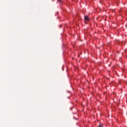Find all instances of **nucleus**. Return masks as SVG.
Masks as SVG:
<instances>
[{"label":"nucleus","instance_id":"nucleus-3","mask_svg":"<svg viewBox=\"0 0 127 127\" xmlns=\"http://www.w3.org/2000/svg\"><path fill=\"white\" fill-rule=\"evenodd\" d=\"M99 127H103V125L102 124L99 125Z\"/></svg>","mask_w":127,"mask_h":127},{"label":"nucleus","instance_id":"nucleus-1","mask_svg":"<svg viewBox=\"0 0 127 127\" xmlns=\"http://www.w3.org/2000/svg\"><path fill=\"white\" fill-rule=\"evenodd\" d=\"M84 19L85 21H89V20H90V18H89V17H88V16H85Z\"/></svg>","mask_w":127,"mask_h":127},{"label":"nucleus","instance_id":"nucleus-2","mask_svg":"<svg viewBox=\"0 0 127 127\" xmlns=\"http://www.w3.org/2000/svg\"><path fill=\"white\" fill-rule=\"evenodd\" d=\"M58 1H59V2H62V0H58Z\"/></svg>","mask_w":127,"mask_h":127}]
</instances>
